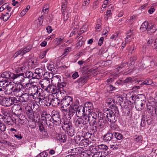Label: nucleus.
Wrapping results in <instances>:
<instances>
[{"mask_svg":"<svg viewBox=\"0 0 157 157\" xmlns=\"http://www.w3.org/2000/svg\"><path fill=\"white\" fill-rule=\"evenodd\" d=\"M63 104L64 103L63 102L61 104V109L64 111H69V106L67 105L65 106Z\"/></svg>","mask_w":157,"mask_h":157,"instance_id":"obj_50","label":"nucleus"},{"mask_svg":"<svg viewBox=\"0 0 157 157\" xmlns=\"http://www.w3.org/2000/svg\"><path fill=\"white\" fill-rule=\"evenodd\" d=\"M43 75L42 70L39 68H36L35 72L33 73L30 71H27L25 73L26 79L27 78L40 79Z\"/></svg>","mask_w":157,"mask_h":157,"instance_id":"obj_4","label":"nucleus"},{"mask_svg":"<svg viewBox=\"0 0 157 157\" xmlns=\"http://www.w3.org/2000/svg\"><path fill=\"white\" fill-rule=\"evenodd\" d=\"M1 111L2 113L5 116H7L9 115V111L7 109L2 108Z\"/></svg>","mask_w":157,"mask_h":157,"instance_id":"obj_53","label":"nucleus"},{"mask_svg":"<svg viewBox=\"0 0 157 157\" xmlns=\"http://www.w3.org/2000/svg\"><path fill=\"white\" fill-rule=\"evenodd\" d=\"M6 86L9 89V94L17 97H19L24 92H26L27 89L23 85H14L12 82H8Z\"/></svg>","mask_w":157,"mask_h":157,"instance_id":"obj_1","label":"nucleus"},{"mask_svg":"<svg viewBox=\"0 0 157 157\" xmlns=\"http://www.w3.org/2000/svg\"><path fill=\"white\" fill-rule=\"evenodd\" d=\"M37 21L39 22V23L38 24V25L39 26H40L42 24L43 21V16H41L40 17L38 18Z\"/></svg>","mask_w":157,"mask_h":157,"instance_id":"obj_61","label":"nucleus"},{"mask_svg":"<svg viewBox=\"0 0 157 157\" xmlns=\"http://www.w3.org/2000/svg\"><path fill=\"white\" fill-rule=\"evenodd\" d=\"M78 21L77 17H75V18L73 21L72 25L74 26V28L75 29H78L79 28V26L78 25Z\"/></svg>","mask_w":157,"mask_h":157,"instance_id":"obj_40","label":"nucleus"},{"mask_svg":"<svg viewBox=\"0 0 157 157\" xmlns=\"http://www.w3.org/2000/svg\"><path fill=\"white\" fill-rule=\"evenodd\" d=\"M104 116L106 118L109 122H115L117 121V118L115 113L113 111L110 109L106 110L103 113Z\"/></svg>","mask_w":157,"mask_h":157,"instance_id":"obj_7","label":"nucleus"},{"mask_svg":"<svg viewBox=\"0 0 157 157\" xmlns=\"http://www.w3.org/2000/svg\"><path fill=\"white\" fill-rule=\"evenodd\" d=\"M87 150H85L84 151L83 150L79 155L80 157H87L88 155V153H87L86 152H87Z\"/></svg>","mask_w":157,"mask_h":157,"instance_id":"obj_57","label":"nucleus"},{"mask_svg":"<svg viewBox=\"0 0 157 157\" xmlns=\"http://www.w3.org/2000/svg\"><path fill=\"white\" fill-rule=\"evenodd\" d=\"M66 132H67V134L69 136L71 137L73 136L75 134L74 130L73 127L70 129H68Z\"/></svg>","mask_w":157,"mask_h":157,"instance_id":"obj_43","label":"nucleus"},{"mask_svg":"<svg viewBox=\"0 0 157 157\" xmlns=\"http://www.w3.org/2000/svg\"><path fill=\"white\" fill-rule=\"evenodd\" d=\"M56 139L59 141L63 143L66 140V136L64 133H60L58 135Z\"/></svg>","mask_w":157,"mask_h":157,"instance_id":"obj_22","label":"nucleus"},{"mask_svg":"<svg viewBox=\"0 0 157 157\" xmlns=\"http://www.w3.org/2000/svg\"><path fill=\"white\" fill-rule=\"evenodd\" d=\"M155 5V4H153L152 6L148 10V12L149 14H151L155 11V9L154 8V7Z\"/></svg>","mask_w":157,"mask_h":157,"instance_id":"obj_58","label":"nucleus"},{"mask_svg":"<svg viewBox=\"0 0 157 157\" xmlns=\"http://www.w3.org/2000/svg\"><path fill=\"white\" fill-rule=\"evenodd\" d=\"M99 148H90L89 151L91 153H96L98 152Z\"/></svg>","mask_w":157,"mask_h":157,"instance_id":"obj_60","label":"nucleus"},{"mask_svg":"<svg viewBox=\"0 0 157 157\" xmlns=\"http://www.w3.org/2000/svg\"><path fill=\"white\" fill-rule=\"evenodd\" d=\"M136 17L135 15L132 16L129 19L126 20V22L128 24L131 25L136 21Z\"/></svg>","mask_w":157,"mask_h":157,"instance_id":"obj_32","label":"nucleus"},{"mask_svg":"<svg viewBox=\"0 0 157 157\" xmlns=\"http://www.w3.org/2000/svg\"><path fill=\"white\" fill-rule=\"evenodd\" d=\"M146 101L144 100H141L140 101V105L141 108L140 109L142 110L145 107Z\"/></svg>","mask_w":157,"mask_h":157,"instance_id":"obj_63","label":"nucleus"},{"mask_svg":"<svg viewBox=\"0 0 157 157\" xmlns=\"http://www.w3.org/2000/svg\"><path fill=\"white\" fill-rule=\"evenodd\" d=\"M39 84L41 87L47 91V89L48 88L50 85V82L48 79H43L39 82Z\"/></svg>","mask_w":157,"mask_h":157,"instance_id":"obj_11","label":"nucleus"},{"mask_svg":"<svg viewBox=\"0 0 157 157\" xmlns=\"http://www.w3.org/2000/svg\"><path fill=\"white\" fill-rule=\"evenodd\" d=\"M148 26V22L147 21H145L141 25L140 29L143 31H144L147 30V26Z\"/></svg>","mask_w":157,"mask_h":157,"instance_id":"obj_35","label":"nucleus"},{"mask_svg":"<svg viewBox=\"0 0 157 157\" xmlns=\"http://www.w3.org/2000/svg\"><path fill=\"white\" fill-rule=\"evenodd\" d=\"M6 90L4 88H0V96L2 97L5 95L10 94L9 91H10L9 89L6 87Z\"/></svg>","mask_w":157,"mask_h":157,"instance_id":"obj_24","label":"nucleus"},{"mask_svg":"<svg viewBox=\"0 0 157 157\" xmlns=\"http://www.w3.org/2000/svg\"><path fill=\"white\" fill-rule=\"evenodd\" d=\"M152 83V80L150 79H147L142 83V84L150 85Z\"/></svg>","mask_w":157,"mask_h":157,"instance_id":"obj_52","label":"nucleus"},{"mask_svg":"<svg viewBox=\"0 0 157 157\" xmlns=\"http://www.w3.org/2000/svg\"><path fill=\"white\" fill-rule=\"evenodd\" d=\"M30 8V6L29 5H28L26 6V8L24 9L20 13V16L23 17L25 15L26 13L28 11Z\"/></svg>","mask_w":157,"mask_h":157,"instance_id":"obj_36","label":"nucleus"},{"mask_svg":"<svg viewBox=\"0 0 157 157\" xmlns=\"http://www.w3.org/2000/svg\"><path fill=\"white\" fill-rule=\"evenodd\" d=\"M88 115L90 124L92 125H96L97 119L98 117V114L93 112L86 113Z\"/></svg>","mask_w":157,"mask_h":157,"instance_id":"obj_9","label":"nucleus"},{"mask_svg":"<svg viewBox=\"0 0 157 157\" xmlns=\"http://www.w3.org/2000/svg\"><path fill=\"white\" fill-rule=\"evenodd\" d=\"M48 115H50L47 114L46 111H43L41 115V120L45 121L46 119V117Z\"/></svg>","mask_w":157,"mask_h":157,"instance_id":"obj_42","label":"nucleus"},{"mask_svg":"<svg viewBox=\"0 0 157 157\" xmlns=\"http://www.w3.org/2000/svg\"><path fill=\"white\" fill-rule=\"evenodd\" d=\"M60 102V101L57 98H52L50 101V103L55 107L59 105Z\"/></svg>","mask_w":157,"mask_h":157,"instance_id":"obj_26","label":"nucleus"},{"mask_svg":"<svg viewBox=\"0 0 157 157\" xmlns=\"http://www.w3.org/2000/svg\"><path fill=\"white\" fill-rule=\"evenodd\" d=\"M66 92L63 90V89L62 90L59 89V91L57 92V94H56V96L59 98V97H62L65 96V94Z\"/></svg>","mask_w":157,"mask_h":157,"instance_id":"obj_34","label":"nucleus"},{"mask_svg":"<svg viewBox=\"0 0 157 157\" xmlns=\"http://www.w3.org/2000/svg\"><path fill=\"white\" fill-rule=\"evenodd\" d=\"M113 134L114 136L117 140H120L122 138V135L119 132H114Z\"/></svg>","mask_w":157,"mask_h":157,"instance_id":"obj_39","label":"nucleus"},{"mask_svg":"<svg viewBox=\"0 0 157 157\" xmlns=\"http://www.w3.org/2000/svg\"><path fill=\"white\" fill-rule=\"evenodd\" d=\"M61 124H62V128L63 129L65 132L67 131L68 129L73 127L71 122L68 120L65 121L63 120Z\"/></svg>","mask_w":157,"mask_h":157,"instance_id":"obj_12","label":"nucleus"},{"mask_svg":"<svg viewBox=\"0 0 157 157\" xmlns=\"http://www.w3.org/2000/svg\"><path fill=\"white\" fill-rule=\"evenodd\" d=\"M25 117L22 115H20L18 117L15 119V121L16 123H18L19 125L22 124L25 122Z\"/></svg>","mask_w":157,"mask_h":157,"instance_id":"obj_20","label":"nucleus"},{"mask_svg":"<svg viewBox=\"0 0 157 157\" xmlns=\"http://www.w3.org/2000/svg\"><path fill=\"white\" fill-rule=\"evenodd\" d=\"M48 155L47 152L46 151H43L40 153L35 157H46Z\"/></svg>","mask_w":157,"mask_h":157,"instance_id":"obj_51","label":"nucleus"},{"mask_svg":"<svg viewBox=\"0 0 157 157\" xmlns=\"http://www.w3.org/2000/svg\"><path fill=\"white\" fill-rule=\"evenodd\" d=\"M133 37L132 34L131 33H128L125 38V42L128 43L132 40Z\"/></svg>","mask_w":157,"mask_h":157,"instance_id":"obj_37","label":"nucleus"},{"mask_svg":"<svg viewBox=\"0 0 157 157\" xmlns=\"http://www.w3.org/2000/svg\"><path fill=\"white\" fill-rule=\"evenodd\" d=\"M87 78L86 77L83 76L78 79L77 81V82L79 83H81L83 85L87 82Z\"/></svg>","mask_w":157,"mask_h":157,"instance_id":"obj_33","label":"nucleus"},{"mask_svg":"<svg viewBox=\"0 0 157 157\" xmlns=\"http://www.w3.org/2000/svg\"><path fill=\"white\" fill-rule=\"evenodd\" d=\"M86 138L85 133L83 131H80L77 133L75 139L76 142H78L80 140H83Z\"/></svg>","mask_w":157,"mask_h":157,"instance_id":"obj_17","label":"nucleus"},{"mask_svg":"<svg viewBox=\"0 0 157 157\" xmlns=\"http://www.w3.org/2000/svg\"><path fill=\"white\" fill-rule=\"evenodd\" d=\"M17 100L15 97L3 98L1 101L0 104L2 106L9 107L17 103Z\"/></svg>","mask_w":157,"mask_h":157,"instance_id":"obj_8","label":"nucleus"},{"mask_svg":"<svg viewBox=\"0 0 157 157\" xmlns=\"http://www.w3.org/2000/svg\"><path fill=\"white\" fill-rule=\"evenodd\" d=\"M11 15V13H9L8 12H6V13L4 14H3L1 17V19H3L4 21H6L9 19Z\"/></svg>","mask_w":157,"mask_h":157,"instance_id":"obj_31","label":"nucleus"},{"mask_svg":"<svg viewBox=\"0 0 157 157\" xmlns=\"http://www.w3.org/2000/svg\"><path fill=\"white\" fill-rule=\"evenodd\" d=\"M26 78L24 77L23 73L14 74L13 82H12V84L14 83L16 85H23L24 86H26L28 83L26 82Z\"/></svg>","mask_w":157,"mask_h":157,"instance_id":"obj_3","label":"nucleus"},{"mask_svg":"<svg viewBox=\"0 0 157 157\" xmlns=\"http://www.w3.org/2000/svg\"><path fill=\"white\" fill-rule=\"evenodd\" d=\"M31 91L35 90V92L33 93H31V94H29L27 93V91L26 92H24L21 95L19 96V101L20 102H27L28 100H29L30 95L34 96L36 94L38 93V88H36L35 89L34 88H31Z\"/></svg>","mask_w":157,"mask_h":157,"instance_id":"obj_6","label":"nucleus"},{"mask_svg":"<svg viewBox=\"0 0 157 157\" xmlns=\"http://www.w3.org/2000/svg\"><path fill=\"white\" fill-rule=\"evenodd\" d=\"M51 114L52 117V118L60 116L59 112L55 110H53L52 111Z\"/></svg>","mask_w":157,"mask_h":157,"instance_id":"obj_55","label":"nucleus"},{"mask_svg":"<svg viewBox=\"0 0 157 157\" xmlns=\"http://www.w3.org/2000/svg\"><path fill=\"white\" fill-rule=\"evenodd\" d=\"M32 48V46L31 45H29L23 49H21V51L22 52V54L23 55L25 54L26 53L29 52L30 51L31 49Z\"/></svg>","mask_w":157,"mask_h":157,"instance_id":"obj_41","label":"nucleus"},{"mask_svg":"<svg viewBox=\"0 0 157 157\" xmlns=\"http://www.w3.org/2000/svg\"><path fill=\"white\" fill-rule=\"evenodd\" d=\"M88 26L89 25L87 24H84L81 28L80 29L81 31H82L83 32L87 31L88 30Z\"/></svg>","mask_w":157,"mask_h":157,"instance_id":"obj_48","label":"nucleus"},{"mask_svg":"<svg viewBox=\"0 0 157 157\" xmlns=\"http://www.w3.org/2000/svg\"><path fill=\"white\" fill-rule=\"evenodd\" d=\"M156 30V28L153 25H149L147 26V30L149 34L154 33Z\"/></svg>","mask_w":157,"mask_h":157,"instance_id":"obj_29","label":"nucleus"},{"mask_svg":"<svg viewBox=\"0 0 157 157\" xmlns=\"http://www.w3.org/2000/svg\"><path fill=\"white\" fill-rule=\"evenodd\" d=\"M59 91L57 87L55 85H50L48 88L47 89V92L54 94H57Z\"/></svg>","mask_w":157,"mask_h":157,"instance_id":"obj_18","label":"nucleus"},{"mask_svg":"<svg viewBox=\"0 0 157 157\" xmlns=\"http://www.w3.org/2000/svg\"><path fill=\"white\" fill-rule=\"evenodd\" d=\"M66 2H63L62 5L61 11L63 16V20L64 21H66L68 19L69 16L70 15V14H69L68 13H67L66 14H65V10H68L69 11V13H71V10L70 8H66Z\"/></svg>","mask_w":157,"mask_h":157,"instance_id":"obj_10","label":"nucleus"},{"mask_svg":"<svg viewBox=\"0 0 157 157\" xmlns=\"http://www.w3.org/2000/svg\"><path fill=\"white\" fill-rule=\"evenodd\" d=\"M14 74L10 71H5L1 75L0 77V82H3V84L11 82V80H13Z\"/></svg>","mask_w":157,"mask_h":157,"instance_id":"obj_5","label":"nucleus"},{"mask_svg":"<svg viewBox=\"0 0 157 157\" xmlns=\"http://www.w3.org/2000/svg\"><path fill=\"white\" fill-rule=\"evenodd\" d=\"M5 125L3 124L2 122L0 120V131L1 133V132H4L5 131Z\"/></svg>","mask_w":157,"mask_h":157,"instance_id":"obj_54","label":"nucleus"},{"mask_svg":"<svg viewBox=\"0 0 157 157\" xmlns=\"http://www.w3.org/2000/svg\"><path fill=\"white\" fill-rule=\"evenodd\" d=\"M46 118V119L44 121V122L46 123L48 128L50 129L52 128L55 124L52 117L51 115H48Z\"/></svg>","mask_w":157,"mask_h":157,"instance_id":"obj_14","label":"nucleus"},{"mask_svg":"<svg viewBox=\"0 0 157 157\" xmlns=\"http://www.w3.org/2000/svg\"><path fill=\"white\" fill-rule=\"evenodd\" d=\"M83 109L82 110L85 111L86 113L93 112V106L92 104L90 102H87L85 103L84 105V107H83Z\"/></svg>","mask_w":157,"mask_h":157,"instance_id":"obj_16","label":"nucleus"},{"mask_svg":"<svg viewBox=\"0 0 157 157\" xmlns=\"http://www.w3.org/2000/svg\"><path fill=\"white\" fill-rule=\"evenodd\" d=\"M47 67L48 70L52 72L54 71L55 68H54V65L53 64L48 63L47 64Z\"/></svg>","mask_w":157,"mask_h":157,"instance_id":"obj_47","label":"nucleus"},{"mask_svg":"<svg viewBox=\"0 0 157 157\" xmlns=\"http://www.w3.org/2000/svg\"><path fill=\"white\" fill-rule=\"evenodd\" d=\"M113 137V134L112 133L108 132L105 135H104L103 139L105 141H109L111 140Z\"/></svg>","mask_w":157,"mask_h":157,"instance_id":"obj_23","label":"nucleus"},{"mask_svg":"<svg viewBox=\"0 0 157 157\" xmlns=\"http://www.w3.org/2000/svg\"><path fill=\"white\" fill-rule=\"evenodd\" d=\"M15 121V120H14L12 117L9 116L4 119V121L8 124L10 125H13Z\"/></svg>","mask_w":157,"mask_h":157,"instance_id":"obj_25","label":"nucleus"},{"mask_svg":"<svg viewBox=\"0 0 157 157\" xmlns=\"http://www.w3.org/2000/svg\"><path fill=\"white\" fill-rule=\"evenodd\" d=\"M142 137L140 136L136 135L135 136V140L137 142H140L142 140Z\"/></svg>","mask_w":157,"mask_h":157,"instance_id":"obj_62","label":"nucleus"},{"mask_svg":"<svg viewBox=\"0 0 157 157\" xmlns=\"http://www.w3.org/2000/svg\"><path fill=\"white\" fill-rule=\"evenodd\" d=\"M90 0H84V2L82 4V7L85 9L86 6L89 5L90 3Z\"/></svg>","mask_w":157,"mask_h":157,"instance_id":"obj_59","label":"nucleus"},{"mask_svg":"<svg viewBox=\"0 0 157 157\" xmlns=\"http://www.w3.org/2000/svg\"><path fill=\"white\" fill-rule=\"evenodd\" d=\"M147 111L148 112L150 113L151 115L153 116L156 112L155 111V108L153 107V106H151L150 105H147Z\"/></svg>","mask_w":157,"mask_h":157,"instance_id":"obj_27","label":"nucleus"},{"mask_svg":"<svg viewBox=\"0 0 157 157\" xmlns=\"http://www.w3.org/2000/svg\"><path fill=\"white\" fill-rule=\"evenodd\" d=\"M78 39L79 40V41L77 43L76 45L77 47H81L82 45L83 44L84 41L83 40H82V36L80 37Z\"/></svg>","mask_w":157,"mask_h":157,"instance_id":"obj_49","label":"nucleus"},{"mask_svg":"<svg viewBox=\"0 0 157 157\" xmlns=\"http://www.w3.org/2000/svg\"><path fill=\"white\" fill-rule=\"evenodd\" d=\"M56 80L58 81L57 82V87L58 89H63V87H65L66 85V84L65 82H61L60 83L59 81L60 80V79L59 78V75H56L53 77L52 79V81Z\"/></svg>","mask_w":157,"mask_h":157,"instance_id":"obj_15","label":"nucleus"},{"mask_svg":"<svg viewBox=\"0 0 157 157\" xmlns=\"http://www.w3.org/2000/svg\"><path fill=\"white\" fill-rule=\"evenodd\" d=\"M64 103V105L69 106V115L71 117L73 116L79 108L78 103L77 102H75L73 101L72 98L69 96L65 97L63 98L61 101Z\"/></svg>","mask_w":157,"mask_h":157,"instance_id":"obj_2","label":"nucleus"},{"mask_svg":"<svg viewBox=\"0 0 157 157\" xmlns=\"http://www.w3.org/2000/svg\"><path fill=\"white\" fill-rule=\"evenodd\" d=\"M81 117L84 121L85 122L86 124H87L88 122L90 123V120L88 115L86 114H84Z\"/></svg>","mask_w":157,"mask_h":157,"instance_id":"obj_44","label":"nucleus"},{"mask_svg":"<svg viewBox=\"0 0 157 157\" xmlns=\"http://www.w3.org/2000/svg\"><path fill=\"white\" fill-rule=\"evenodd\" d=\"M25 112L27 116L32 120L35 119L33 112L32 108L29 106H27L25 108Z\"/></svg>","mask_w":157,"mask_h":157,"instance_id":"obj_13","label":"nucleus"},{"mask_svg":"<svg viewBox=\"0 0 157 157\" xmlns=\"http://www.w3.org/2000/svg\"><path fill=\"white\" fill-rule=\"evenodd\" d=\"M81 117L84 121L85 122L86 124H87L88 122L90 123V120L88 115L86 114H84Z\"/></svg>","mask_w":157,"mask_h":157,"instance_id":"obj_45","label":"nucleus"},{"mask_svg":"<svg viewBox=\"0 0 157 157\" xmlns=\"http://www.w3.org/2000/svg\"><path fill=\"white\" fill-rule=\"evenodd\" d=\"M55 42H56V43L58 44H60L64 42V39L63 38H57L55 39Z\"/></svg>","mask_w":157,"mask_h":157,"instance_id":"obj_56","label":"nucleus"},{"mask_svg":"<svg viewBox=\"0 0 157 157\" xmlns=\"http://www.w3.org/2000/svg\"><path fill=\"white\" fill-rule=\"evenodd\" d=\"M110 130L113 131L118 130V127L115 124V122H113L111 123L110 125Z\"/></svg>","mask_w":157,"mask_h":157,"instance_id":"obj_38","label":"nucleus"},{"mask_svg":"<svg viewBox=\"0 0 157 157\" xmlns=\"http://www.w3.org/2000/svg\"><path fill=\"white\" fill-rule=\"evenodd\" d=\"M118 36V33H116L111 36L110 39L113 40H115L117 39Z\"/></svg>","mask_w":157,"mask_h":157,"instance_id":"obj_64","label":"nucleus"},{"mask_svg":"<svg viewBox=\"0 0 157 157\" xmlns=\"http://www.w3.org/2000/svg\"><path fill=\"white\" fill-rule=\"evenodd\" d=\"M86 124L82 117L77 119L75 122V125L76 127H82L83 125Z\"/></svg>","mask_w":157,"mask_h":157,"instance_id":"obj_19","label":"nucleus"},{"mask_svg":"<svg viewBox=\"0 0 157 157\" xmlns=\"http://www.w3.org/2000/svg\"><path fill=\"white\" fill-rule=\"evenodd\" d=\"M80 148H75L69 150V151L73 155H78V149Z\"/></svg>","mask_w":157,"mask_h":157,"instance_id":"obj_46","label":"nucleus"},{"mask_svg":"<svg viewBox=\"0 0 157 157\" xmlns=\"http://www.w3.org/2000/svg\"><path fill=\"white\" fill-rule=\"evenodd\" d=\"M79 144L81 146L83 147H87L89 144L88 140L87 138L84 139L83 140H80L78 142Z\"/></svg>","mask_w":157,"mask_h":157,"instance_id":"obj_21","label":"nucleus"},{"mask_svg":"<svg viewBox=\"0 0 157 157\" xmlns=\"http://www.w3.org/2000/svg\"><path fill=\"white\" fill-rule=\"evenodd\" d=\"M55 125H59L60 124H62L63 120H61L60 118V116L52 118Z\"/></svg>","mask_w":157,"mask_h":157,"instance_id":"obj_28","label":"nucleus"},{"mask_svg":"<svg viewBox=\"0 0 157 157\" xmlns=\"http://www.w3.org/2000/svg\"><path fill=\"white\" fill-rule=\"evenodd\" d=\"M83 107H82V108L81 107H80H80H79V108L77 110L75 111V113L76 112V114L80 115H83L84 114H86V112L85 111H84V110H82L83 109Z\"/></svg>","mask_w":157,"mask_h":157,"instance_id":"obj_30","label":"nucleus"}]
</instances>
